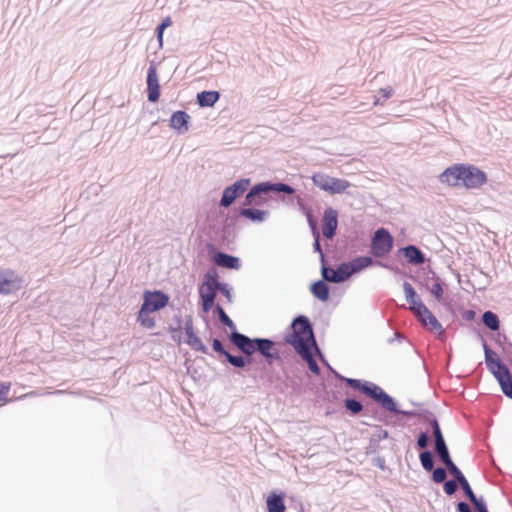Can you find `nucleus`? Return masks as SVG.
<instances>
[{
	"mask_svg": "<svg viewBox=\"0 0 512 512\" xmlns=\"http://www.w3.org/2000/svg\"><path fill=\"white\" fill-rule=\"evenodd\" d=\"M190 116L185 111H176L171 115L170 127L178 134H184L189 130L188 121Z\"/></svg>",
	"mask_w": 512,
	"mask_h": 512,
	"instance_id": "20",
	"label": "nucleus"
},
{
	"mask_svg": "<svg viewBox=\"0 0 512 512\" xmlns=\"http://www.w3.org/2000/svg\"><path fill=\"white\" fill-rule=\"evenodd\" d=\"M446 477H447V472L444 468L438 467V468L434 469L433 474H432V479L434 482L442 483L445 481Z\"/></svg>",
	"mask_w": 512,
	"mask_h": 512,
	"instance_id": "41",
	"label": "nucleus"
},
{
	"mask_svg": "<svg viewBox=\"0 0 512 512\" xmlns=\"http://www.w3.org/2000/svg\"><path fill=\"white\" fill-rule=\"evenodd\" d=\"M341 379L345 381L350 387L362 391L363 382H361L360 380L345 377H341Z\"/></svg>",
	"mask_w": 512,
	"mask_h": 512,
	"instance_id": "46",
	"label": "nucleus"
},
{
	"mask_svg": "<svg viewBox=\"0 0 512 512\" xmlns=\"http://www.w3.org/2000/svg\"><path fill=\"white\" fill-rule=\"evenodd\" d=\"M377 402H379L384 409H386L390 412L399 413V414H403V415L408 414L405 411L399 410L397 408V405H396L394 399L391 396H389L385 391L382 392V394L380 395Z\"/></svg>",
	"mask_w": 512,
	"mask_h": 512,
	"instance_id": "28",
	"label": "nucleus"
},
{
	"mask_svg": "<svg viewBox=\"0 0 512 512\" xmlns=\"http://www.w3.org/2000/svg\"><path fill=\"white\" fill-rule=\"evenodd\" d=\"M172 25V20L170 17H166L162 20L161 24L158 25L156 32H157V38L159 40L160 45L162 44L163 40V32H165V29Z\"/></svg>",
	"mask_w": 512,
	"mask_h": 512,
	"instance_id": "38",
	"label": "nucleus"
},
{
	"mask_svg": "<svg viewBox=\"0 0 512 512\" xmlns=\"http://www.w3.org/2000/svg\"><path fill=\"white\" fill-rule=\"evenodd\" d=\"M147 91L148 100L150 102H156L159 99L160 86L156 66L154 63L150 64L147 71Z\"/></svg>",
	"mask_w": 512,
	"mask_h": 512,
	"instance_id": "12",
	"label": "nucleus"
},
{
	"mask_svg": "<svg viewBox=\"0 0 512 512\" xmlns=\"http://www.w3.org/2000/svg\"><path fill=\"white\" fill-rule=\"evenodd\" d=\"M256 351H258L268 364L278 358V352L275 349V343L266 338H256Z\"/></svg>",
	"mask_w": 512,
	"mask_h": 512,
	"instance_id": "13",
	"label": "nucleus"
},
{
	"mask_svg": "<svg viewBox=\"0 0 512 512\" xmlns=\"http://www.w3.org/2000/svg\"><path fill=\"white\" fill-rule=\"evenodd\" d=\"M434 444L435 452L439 459L441 460V462H444L451 458L445 440L434 442Z\"/></svg>",
	"mask_w": 512,
	"mask_h": 512,
	"instance_id": "33",
	"label": "nucleus"
},
{
	"mask_svg": "<svg viewBox=\"0 0 512 512\" xmlns=\"http://www.w3.org/2000/svg\"><path fill=\"white\" fill-rule=\"evenodd\" d=\"M378 104H381V103H380V100L378 98H376L374 101V105H378Z\"/></svg>",
	"mask_w": 512,
	"mask_h": 512,
	"instance_id": "56",
	"label": "nucleus"
},
{
	"mask_svg": "<svg viewBox=\"0 0 512 512\" xmlns=\"http://www.w3.org/2000/svg\"><path fill=\"white\" fill-rule=\"evenodd\" d=\"M458 484L456 480H448L444 483V491L447 495H452L456 492Z\"/></svg>",
	"mask_w": 512,
	"mask_h": 512,
	"instance_id": "45",
	"label": "nucleus"
},
{
	"mask_svg": "<svg viewBox=\"0 0 512 512\" xmlns=\"http://www.w3.org/2000/svg\"><path fill=\"white\" fill-rule=\"evenodd\" d=\"M311 292L316 298H318L321 301H327L329 298V287L322 280H318L312 284Z\"/></svg>",
	"mask_w": 512,
	"mask_h": 512,
	"instance_id": "27",
	"label": "nucleus"
},
{
	"mask_svg": "<svg viewBox=\"0 0 512 512\" xmlns=\"http://www.w3.org/2000/svg\"><path fill=\"white\" fill-rule=\"evenodd\" d=\"M393 248V238L385 228L375 231L371 241V253L378 258L390 253Z\"/></svg>",
	"mask_w": 512,
	"mask_h": 512,
	"instance_id": "4",
	"label": "nucleus"
},
{
	"mask_svg": "<svg viewBox=\"0 0 512 512\" xmlns=\"http://www.w3.org/2000/svg\"><path fill=\"white\" fill-rule=\"evenodd\" d=\"M251 180L249 178H242L237 180L232 185L226 187L223 191L220 200V206L229 207L238 197H240L249 187Z\"/></svg>",
	"mask_w": 512,
	"mask_h": 512,
	"instance_id": "5",
	"label": "nucleus"
},
{
	"mask_svg": "<svg viewBox=\"0 0 512 512\" xmlns=\"http://www.w3.org/2000/svg\"><path fill=\"white\" fill-rule=\"evenodd\" d=\"M338 214L337 211L333 208H327L324 211L323 216V235L331 239L336 233L338 220H337Z\"/></svg>",
	"mask_w": 512,
	"mask_h": 512,
	"instance_id": "16",
	"label": "nucleus"
},
{
	"mask_svg": "<svg viewBox=\"0 0 512 512\" xmlns=\"http://www.w3.org/2000/svg\"><path fill=\"white\" fill-rule=\"evenodd\" d=\"M212 346H213V349H214L216 352H218V353H220V354L224 355L225 357H226V355L229 353V352H227V351L224 349V347H223V345H222L221 341H220V340H218V339H214V340H213Z\"/></svg>",
	"mask_w": 512,
	"mask_h": 512,
	"instance_id": "49",
	"label": "nucleus"
},
{
	"mask_svg": "<svg viewBox=\"0 0 512 512\" xmlns=\"http://www.w3.org/2000/svg\"><path fill=\"white\" fill-rule=\"evenodd\" d=\"M458 512H472L470 506L466 502H459L457 504Z\"/></svg>",
	"mask_w": 512,
	"mask_h": 512,
	"instance_id": "54",
	"label": "nucleus"
},
{
	"mask_svg": "<svg viewBox=\"0 0 512 512\" xmlns=\"http://www.w3.org/2000/svg\"><path fill=\"white\" fill-rule=\"evenodd\" d=\"M487 181L486 174L474 166L463 165L461 185L468 189L481 187Z\"/></svg>",
	"mask_w": 512,
	"mask_h": 512,
	"instance_id": "6",
	"label": "nucleus"
},
{
	"mask_svg": "<svg viewBox=\"0 0 512 512\" xmlns=\"http://www.w3.org/2000/svg\"><path fill=\"white\" fill-rule=\"evenodd\" d=\"M215 311L218 314V317H219V320L221 321V323H223L225 326H227L230 329H233V331H235V324L229 318V316L226 314V312L220 305H216Z\"/></svg>",
	"mask_w": 512,
	"mask_h": 512,
	"instance_id": "36",
	"label": "nucleus"
},
{
	"mask_svg": "<svg viewBox=\"0 0 512 512\" xmlns=\"http://www.w3.org/2000/svg\"><path fill=\"white\" fill-rule=\"evenodd\" d=\"M463 165L458 164L447 168L439 176L441 183L448 184L449 186H459L462 182Z\"/></svg>",
	"mask_w": 512,
	"mask_h": 512,
	"instance_id": "14",
	"label": "nucleus"
},
{
	"mask_svg": "<svg viewBox=\"0 0 512 512\" xmlns=\"http://www.w3.org/2000/svg\"><path fill=\"white\" fill-rule=\"evenodd\" d=\"M219 97L220 94L217 91H202L197 94V103L200 107H212Z\"/></svg>",
	"mask_w": 512,
	"mask_h": 512,
	"instance_id": "24",
	"label": "nucleus"
},
{
	"mask_svg": "<svg viewBox=\"0 0 512 512\" xmlns=\"http://www.w3.org/2000/svg\"><path fill=\"white\" fill-rule=\"evenodd\" d=\"M379 265H381L382 267H387L385 264H382V263H378Z\"/></svg>",
	"mask_w": 512,
	"mask_h": 512,
	"instance_id": "57",
	"label": "nucleus"
},
{
	"mask_svg": "<svg viewBox=\"0 0 512 512\" xmlns=\"http://www.w3.org/2000/svg\"><path fill=\"white\" fill-rule=\"evenodd\" d=\"M21 283V279L14 271H0V294L7 295L19 290Z\"/></svg>",
	"mask_w": 512,
	"mask_h": 512,
	"instance_id": "9",
	"label": "nucleus"
},
{
	"mask_svg": "<svg viewBox=\"0 0 512 512\" xmlns=\"http://www.w3.org/2000/svg\"><path fill=\"white\" fill-rule=\"evenodd\" d=\"M218 291H220L227 298V300L231 302V291L227 284L219 282Z\"/></svg>",
	"mask_w": 512,
	"mask_h": 512,
	"instance_id": "48",
	"label": "nucleus"
},
{
	"mask_svg": "<svg viewBox=\"0 0 512 512\" xmlns=\"http://www.w3.org/2000/svg\"><path fill=\"white\" fill-rule=\"evenodd\" d=\"M168 301V295L161 291H146L143 295L142 307L150 312H154L164 308Z\"/></svg>",
	"mask_w": 512,
	"mask_h": 512,
	"instance_id": "8",
	"label": "nucleus"
},
{
	"mask_svg": "<svg viewBox=\"0 0 512 512\" xmlns=\"http://www.w3.org/2000/svg\"><path fill=\"white\" fill-rule=\"evenodd\" d=\"M204 312H208L214 305V299H201Z\"/></svg>",
	"mask_w": 512,
	"mask_h": 512,
	"instance_id": "51",
	"label": "nucleus"
},
{
	"mask_svg": "<svg viewBox=\"0 0 512 512\" xmlns=\"http://www.w3.org/2000/svg\"><path fill=\"white\" fill-rule=\"evenodd\" d=\"M266 502H267L268 512H284L285 511V504H284L283 496H281V495L272 493L267 497Z\"/></svg>",
	"mask_w": 512,
	"mask_h": 512,
	"instance_id": "26",
	"label": "nucleus"
},
{
	"mask_svg": "<svg viewBox=\"0 0 512 512\" xmlns=\"http://www.w3.org/2000/svg\"><path fill=\"white\" fill-rule=\"evenodd\" d=\"M447 469L449 470L450 474L456 479V481L459 483L463 479H465V476L460 471V469L455 465V463L452 461V459H448L444 462H442Z\"/></svg>",
	"mask_w": 512,
	"mask_h": 512,
	"instance_id": "35",
	"label": "nucleus"
},
{
	"mask_svg": "<svg viewBox=\"0 0 512 512\" xmlns=\"http://www.w3.org/2000/svg\"><path fill=\"white\" fill-rule=\"evenodd\" d=\"M291 328L293 331L291 334L286 336V342L290 344L307 363L311 372L319 374L320 368L313 357L312 349H314L320 356L321 352L317 346L309 319L303 315L297 316L292 321Z\"/></svg>",
	"mask_w": 512,
	"mask_h": 512,
	"instance_id": "1",
	"label": "nucleus"
},
{
	"mask_svg": "<svg viewBox=\"0 0 512 512\" xmlns=\"http://www.w3.org/2000/svg\"><path fill=\"white\" fill-rule=\"evenodd\" d=\"M216 265L229 269H239L240 261L237 257L231 256L224 252H217L213 256Z\"/></svg>",
	"mask_w": 512,
	"mask_h": 512,
	"instance_id": "21",
	"label": "nucleus"
},
{
	"mask_svg": "<svg viewBox=\"0 0 512 512\" xmlns=\"http://www.w3.org/2000/svg\"><path fill=\"white\" fill-rule=\"evenodd\" d=\"M345 263L351 276L371 266L373 264V259L368 256H359Z\"/></svg>",
	"mask_w": 512,
	"mask_h": 512,
	"instance_id": "22",
	"label": "nucleus"
},
{
	"mask_svg": "<svg viewBox=\"0 0 512 512\" xmlns=\"http://www.w3.org/2000/svg\"><path fill=\"white\" fill-rule=\"evenodd\" d=\"M392 88L390 86L384 87L380 89V94L384 99H388L392 96Z\"/></svg>",
	"mask_w": 512,
	"mask_h": 512,
	"instance_id": "53",
	"label": "nucleus"
},
{
	"mask_svg": "<svg viewBox=\"0 0 512 512\" xmlns=\"http://www.w3.org/2000/svg\"><path fill=\"white\" fill-rule=\"evenodd\" d=\"M384 390L372 382H363L362 392L377 401Z\"/></svg>",
	"mask_w": 512,
	"mask_h": 512,
	"instance_id": "30",
	"label": "nucleus"
},
{
	"mask_svg": "<svg viewBox=\"0 0 512 512\" xmlns=\"http://www.w3.org/2000/svg\"><path fill=\"white\" fill-rule=\"evenodd\" d=\"M312 181L319 189L329 192L330 194L342 193L350 186L347 180L334 178L324 173L314 174Z\"/></svg>",
	"mask_w": 512,
	"mask_h": 512,
	"instance_id": "3",
	"label": "nucleus"
},
{
	"mask_svg": "<svg viewBox=\"0 0 512 512\" xmlns=\"http://www.w3.org/2000/svg\"><path fill=\"white\" fill-rule=\"evenodd\" d=\"M240 215L257 223H262L266 220L268 212L265 210L245 208L242 209Z\"/></svg>",
	"mask_w": 512,
	"mask_h": 512,
	"instance_id": "25",
	"label": "nucleus"
},
{
	"mask_svg": "<svg viewBox=\"0 0 512 512\" xmlns=\"http://www.w3.org/2000/svg\"><path fill=\"white\" fill-rule=\"evenodd\" d=\"M420 462L422 467L426 471H432L434 469V461H433V455L432 452L429 450H425L420 453L419 455Z\"/></svg>",
	"mask_w": 512,
	"mask_h": 512,
	"instance_id": "32",
	"label": "nucleus"
},
{
	"mask_svg": "<svg viewBox=\"0 0 512 512\" xmlns=\"http://www.w3.org/2000/svg\"><path fill=\"white\" fill-rule=\"evenodd\" d=\"M429 291L432 295L435 296V298L438 300V301H441L442 300V295H443V288H442V285L438 282V281H435L430 287H429Z\"/></svg>",
	"mask_w": 512,
	"mask_h": 512,
	"instance_id": "42",
	"label": "nucleus"
},
{
	"mask_svg": "<svg viewBox=\"0 0 512 512\" xmlns=\"http://www.w3.org/2000/svg\"><path fill=\"white\" fill-rule=\"evenodd\" d=\"M226 359L231 365H233L234 367H237V368H242L247 363L246 360L242 356H234V355H231L230 353H228L226 355Z\"/></svg>",
	"mask_w": 512,
	"mask_h": 512,
	"instance_id": "39",
	"label": "nucleus"
},
{
	"mask_svg": "<svg viewBox=\"0 0 512 512\" xmlns=\"http://www.w3.org/2000/svg\"><path fill=\"white\" fill-rule=\"evenodd\" d=\"M460 486L462 487L465 495L469 498V500L471 502H476V500L478 499L474 492L472 491L467 479H463L462 481L459 482Z\"/></svg>",
	"mask_w": 512,
	"mask_h": 512,
	"instance_id": "40",
	"label": "nucleus"
},
{
	"mask_svg": "<svg viewBox=\"0 0 512 512\" xmlns=\"http://www.w3.org/2000/svg\"><path fill=\"white\" fill-rule=\"evenodd\" d=\"M403 291L406 301L409 304V309L417 316L421 314L420 306H425L421 299L418 297L415 289L409 282L403 283Z\"/></svg>",
	"mask_w": 512,
	"mask_h": 512,
	"instance_id": "17",
	"label": "nucleus"
},
{
	"mask_svg": "<svg viewBox=\"0 0 512 512\" xmlns=\"http://www.w3.org/2000/svg\"><path fill=\"white\" fill-rule=\"evenodd\" d=\"M429 444V437L428 434L425 432H421L417 439V446L421 449H424Z\"/></svg>",
	"mask_w": 512,
	"mask_h": 512,
	"instance_id": "47",
	"label": "nucleus"
},
{
	"mask_svg": "<svg viewBox=\"0 0 512 512\" xmlns=\"http://www.w3.org/2000/svg\"><path fill=\"white\" fill-rule=\"evenodd\" d=\"M151 313L152 312L148 311L147 309H144V307L141 306L138 312L137 320L142 327L147 329H152L155 327V320L150 315Z\"/></svg>",
	"mask_w": 512,
	"mask_h": 512,
	"instance_id": "29",
	"label": "nucleus"
},
{
	"mask_svg": "<svg viewBox=\"0 0 512 512\" xmlns=\"http://www.w3.org/2000/svg\"><path fill=\"white\" fill-rule=\"evenodd\" d=\"M186 343L194 350L203 353L207 352L206 346L202 343L201 339L194 332L193 323L191 320L187 321L184 326Z\"/></svg>",
	"mask_w": 512,
	"mask_h": 512,
	"instance_id": "18",
	"label": "nucleus"
},
{
	"mask_svg": "<svg viewBox=\"0 0 512 512\" xmlns=\"http://www.w3.org/2000/svg\"><path fill=\"white\" fill-rule=\"evenodd\" d=\"M482 321L484 325L487 326L492 331H497L500 327L498 316L491 311L484 312V314L482 315Z\"/></svg>",
	"mask_w": 512,
	"mask_h": 512,
	"instance_id": "31",
	"label": "nucleus"
},
{
	"mask_svg": "<svg viewBox=\"0 0 512 512\" xmlns=\"http://www.w3.org/2000/svg\"><path fill=\"white\" fill-rule=\"evenodd\" d=\"M431 424L433 428L434 442L445 440L439 427L438 421L434 419Z\"/></svg>",
	"mask_w": 512,
	"mask_h": 512,
	"instance_id": "44",
	"label": "nucleus"
},
{
	"mask_svg": "<svg viewBox=\"0 0 512 512\" xmlns=\"http://www.w3.org/2000/svg\"><path fill=\"white\" fill-rule=\"evenodd\" d=\"M401 252L411 264L420 265L425 262L424 254L418 247L414 245H408L402 248Z\"/></svg>",
	"mask_w": 512,
	"mask_h": 512,
	"instance_id": "23",
	"label": "nucleus"
},
{
	"mask_svg": "<svg viewBox=\"0 0 512 512\" xmlns=\"http://www.w3.org/2000/svg\"><path fill=\"white\" fill-rule=\"evenodd\" d=\"M322 277L332 283H341L350 277L346 263H341L336 269L322 265Z\"/></svg>",
	"mask_w": 512,
	"mask_h": 512,
	"instance_id": "10",
	"label": "nucleus"
},
{
	"mask_svg": "<svg viewBox=\"0 0 512 512\" xmlns=\"http://www.w3.org/2000/svg\"><path fill=\"white\" fill-rule=\"evenodd\" d=\"M230 340L235 346H237L244 354L248 356H251L256 352V338L251 339L237 331H232Z\"/></svg>",
	"mask_w": 512,
	"mask_h": 512,
	"instance_id": "11",
	"label": "nucleus"
},
{
	"mask_svg": "<svg viewBox=\"0 0 512 512\" xmlns=\"http://www.w3.org/2000/svg\"><path fill=\"white\" fill-rule=\"evenodd\" d=\"M488 370L494 375L497 379L502 392L509 398H512V375L502 362L492 366V368H488Z\"/></svg>",
	"mask_w": 512,
	"mask_h": 512,
	"instance_id": "7",
	"label": "nucleus"
},
{
	"mask_svg": "<svg viewBox=\"0 0 512 512\" xmlns=\"http://www.w3.org/2000/svg\"><path fill=\"white\" fill-rule=\"evenodd\" d=\"M472 503L474 504V506L476 507L478 512H488L487 507L482 500L477 499L476 502H472Z\"/></svg>",
	"mask_w": 512,
	"mask_h": 512,
	"instance_id": "52",
	"label": "nucleus"
},
{
	"mask_svg": "<svg viewBox=\"0 0 512 512\" xmlns=\"http://www.w3.org/2000/svg\"><path fill=\"white\" fill-rule=\"evenodd\" d=\"M270 192H283L286 194H293L294 188L285 183H271L262 182L254 185L245 196L244 205L251 206L259 204L256 198L261 195H266Z\"/></svg>",
	"mask_w": 512,
	"mask_h": 512,
	"instance_id": "2",
	"label": "nucleus"
},
{
	"mask_svg": "<svg viewBox=\"0 0 512 512\" xmlns=\"http://www.w3.org/2000/svg\"><path fill=\"white\" fill-rule=\"evenodd\" d=\"M313 236H314V244H313V247H314V251L316 252H319L320 254V260L322 263H324V254L321 250V246H320V235L319 233L316 231V229L313 227Z\"/></svg>",
	"mask_w": 512,
	"mask_h": 512,
	"instance_id": "43",
	"label": "nucleus"
},
{
	"mask_svg": "<svg viewBox=\"0 0 512 512\" xmlns=\"http://www.w3.org/2000/svg\"><path fill=\"white\" fill-rule=\"evenodd\" d=\"M219 281L215 276L207 274L205 281L199 288V294L201 299H214L216 297V291H218Z\"/></svg>",
	"mask_w": 512,
	"mask_h": 512,
	"instance_id": "19",
	"label": "nucleus"
},
{
	"mask_svg": "<svg viewBox=\"0 0 512 512\" xmlns=\"http://www.w3.org/2000/svg\"><path fill=\"white\" fill-rule=\"evenodd\" d=\"M421 314L417 315L420 322L430 331L442 335L444 333L442 325L437 318L429 311L426 306H420Z\"/></svg>",
	"mask_w": 512,
	"mask_h": 512,
	"instance_id": "15",
	"label": "nucleus"
},
{
	"mask_svg": "<svg viewBox=\"0 0 512 512\" xmlns=\"http://www.w3.org/2000/svg\"><path fill=\"white\" fill-rule=\"evenodd\" d=\"M4 402H5V401H4V399H3V395H2V393L0 392V405H1L2 403H4Z\"/></svg>",
	"mask_w": 512,
	"mask_h": 512,
	"instance_id": "55",
	"label": "nucleus"
},
{
	"mask_svg": "<svg viewBox=\"0 0 512 512\" xmlns=\"http://www.w3.org/2000/svg\"><path fill=\"white\" fill-rule=\"evenodd\" d=\"M483 348L487 368H492V366H495L501 362L499 359L495 358V352L488 347L485 341L483 342Z\"/></svg>",
	"mask_w": 512,
	"mask_h": 512,
	"instance_id": "34",
	"label": "nucleus"
},
{
	"mask_svg": "<svg viewBox=\"0 0 512 512\" xmlns=\"http://www.w3.org/2000/svg\"><path fill=\"white\" fill-rule=\"evenodd\" d=\"M11 383L10 382H1L0 383V392L3 395V399L6 402V396L10 390Z\"/></svg>",
	"mask_w": 512,
	"mask_h": 512,
	"instance_id": "50",
	"label": "nucleus"
},
{
	"mask_svg": "<svg viewBox=\"0 0 512 512\" xmlns=\"http://www.w3.org/2000/svg\"><path fill=\"white\" fill-rule=\"evenodd\" d=\"M345 407L353 414H358L363 409V406L359 401L350 398L345 400Z\"/></svg>",
	"mask_w": 512,
	"mask_h": 512,
	"instance_id": "37",
	"label": "nucleus"
}]
</instances>
